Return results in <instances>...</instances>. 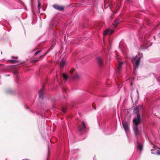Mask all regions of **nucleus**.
<instances>
[{
  "label": "nucleus",
  "mask_w": 160,
  "mask_h": 160,
  "mask_svg": "<svg viewBox=\"0 0 160 160\" xmlns=\"http://www.w3.org/2000/svg\"><path fill=\"white\" fill-rule=\"evenodd\" d=\"M133 122L134 125L133 127L134 134L137 136L139 134L138 126L141 122V119L140 118V114L138 113L137 115V118H134L133 120Z\"/></svg>",
  "instance_id": "1"
},
{
  "label": "nucleus",
  "mask_w": 160,
  "mask_h": 160,
  "mask_svg": "<svg viewBox=\"0 0 160 160\" xmlns=\"http://www.w3.org/2000/svg\"><path fill=\"white\" fill-rule=\"evenodd\" d=\"M136 57H133V59L132 60V62L133 63H134V62H135V66L134 68L135 69H137L138 68L140 62L141 57H139L137 60H136Z\"/></svg>",
  "instance_id": "2"
},
{
  "label": "nucleus",
  "mask_w": 160,
  "mask_h": 160,
  "mask_svg": "<svg viewBox=\"0 0 160 160\" xmlns=\"http://www.w3.org/2000/svg\"><path fill=\"white\" fill-rule=\"evenodd\" d=\"M86 126L84 122H82V123L78 127V129L79 132H84L86 130Z\"/></svg>",
  "instance_id": "3"
},
{
  "label": "nucleus",
  "mask_w": 160,
  "mask_h": 160,
  "mask_svg": "<svg viewBox=\"0 0 160 160\" xmlns=\"http://www.w3.org/2000/svg\"><path fill=\"white\" fill-rule=\"evenodd\" d=\"M122 125L124 130L126 132H128L129 130V123L127 122H122Z\"/></svg>",
  "instance_id": "4"
},
{
  "label": "nucleus",
  "mask_w": 160,
  "mask_h": 160,
  "mask_svg": "<svg viewBox=\"0 0 160 160\" xmlns=\"http://www.w3.org/2000/svg\"><path fill=\"white\" fill-rule=\"evenodd\" d=\"M98 66L102 67L103 66V62L102 58L101 57H98L96 58Z\"/></svg>",
  "instance_id": "5"
},
{
  "label": "nucleus",
  "mask_w": 160,
  "mask_h": 160,
  "mask_svg": "<svg viewBox=\"0 0 160 160\" xmlns=\"http://www.w3.org/2000/svg\"><path fill=\"white\" fill-rule=\"evenodd\" d=\"M53 7L55 9L61 11H63L65 8L64 7L56 4H54L53 5Z\"/></svg>",
  "instance_id": "6"
},
{
  "label": "nucleus",
  "mask_w": 160,
  "mask_h": 160,
  "mask_svg": "<svg viewBox=\"0 0 160 160\" xmlns=\"http://www.w3.org/2000/svg\"><path fill=\"white\" fill-rule=\"evenodd\" d=\"M113 31L109 29H106L103 32L104 35H110L113 33Z\"/></svg>",
  "instance_id": "7"
},
{
  "label": "nucleus",
  "mask_w": 160,
  "mask_h": 160,
  "mask_svg": "<svg viewBox=\"0 0 160 160\" xmlns=\"http://www.w3.org/2000/svg\"><path fill=\"white\" fill-rule=\"evenodd\" d=\"M43 88L41 89L38 92L39 98L40 99L42 100L43 98Z\"/></svg>",
  "instance_id": "8"
},
{
  "label": "nucleus",
  "mask_w": 160,
  "mask_h": 160,
  "mask_svg": "<svg viewBox=\"0 0 160 160\" xmlns=\"http://www.w3.org/2000/svg\"><path fill=\"white\" fill-rule=\"evenodd\" d=\"M47 53L48 52H45V53H44V54L43 55L41 56L39 58L33 60L32 62L34 63L37 62L38 61L40 60L42 58H43L47 54Z\"/></svg>",
  "instance_id": "9"
},
{
  "label": "nucleus",
  "mask_w": 160,
  "mask_h": 160,
  "mask_svg": "<svg viewBox=\"0 0 160 160\" xmlns=\"http://www.w3.org/2000/svg\"><path fill=\"white\" fill-rule=\"evenodd\" d=\"M119 23V19L117 18V19H116L114 20L113 23V24L114 25L115 27H116Z\"/></svg>",
  "instance_id": "10"
},
{
  "label": "nucleus",
  "mask_w": 160,
  "mask_h": 160,
  "mask_svg": "<svg viewBox=\"0 0 160 160\" xmlns=\"http://www.w3.org/2000/svg\"><path fill=\"white\" fill-rule=\"evenodd\" d=\"M123 64L122 62H119L118 63V66L117 69V71L118 72H119L121 68L122 65Z\"/></svg>",
  "instance_id": "11"
},
{
  "label": "nucleus",
  "mask_w": 160,
  "mask_h": 160,
  "mask_svg": "<svg viewBox=\"0 0 160 160\" xmlns=\"http://www.w3.org/2000/svg\"><path fill=\"white\" fill-rule=\"evenodd\" d=\"M138 148L140 151H141L142 150V145L141 144L138 143L137 146Z\"/></svg>",
  "instance_id": "12"
},
{
  "label": "nucleus",
  "mask_w": 160,
  "mask_h": 160,
  "mask_svg": "<svg viewBox=\"0 0 160 160\" xmlns=\"http://www.w3.org/2000/svg\"><path fill=\"white\" fill-rule=\"evenodd\" d=\"M38 11L39 12H40V9L41 7V4L40 2V0H38Z\"/></svg>",
  "instance_id": "13"
},
{
  "label": "nucleus",
  "mask_w": 160,
  "mask_h": 160,
  "mask_svg": "<svg viewBox=\"0 0 160 160\" xmlns=\"http://www.w3.org/2000/svg\"><path fill=\"white\" fill-rule=\"evenodd\" d=\"M65 63V61L64 60H62L61 62L60 63V67L61 68H63Z\"/></svg>",
  "instance_id": "14"
},
{
  "label": "nucleus",
  "mask_w": 160,
  "mask_h": 160,
  "mask_svg": "<svg viewBox=\"0 0 160 160\" xmlns=\"http://www.w3.org/2000/svg\"><path fill=\"white\" fill-rule=\"evenodd\" d=\"M9 61L13 64L17 63L18 62V61L15 60H9Z\"/></svg>",
  "instance_id": "15"
},
{
  "label": "nucleus",
  "mask_w": 160,
  "mask_h": 160,
  "mask_svg": "<svg viewBox=\"0 0 160 160\" xmlns=\"http://www.w3.org/2000/svg\"><path fill=\"white\" fill-rule=\"evenodd\" d=\"M133 112L136 114L138 113V114H138V108L137 107H136L134 109Z\"/></svg>",
  "instance_id": "16"
},
{
  "label": "nucleus",
  "mask_w": 160,
  "mask_h": 160,
  "mask_svg": "<svg viewBox=\"0 0 160 160\" xmlns=\"http://www.w3.org/2000/svg\"><path fill=\"white\" fill-rule=\"evenodd\" d=\"M63 76L64 79H67L68 78V76L65 73H63Z\"/></svg>",
  "instance_id": "17"
},
{
  "label": "nucleus",
  "mask_w": 160,
  "mask_h": 160,
  "mask_svg": "<svg viewBox=\"0 0 160 160\" xmlns=\"http://www.w3.org/2000/svg\"><path fill=\"white\" fill-rule=\"evenodd\" d=\"M41 52V51L40 50H39L37 51L34 54V56L37 55L38 53H40Z\"/></svg>",
  "instance_id": "18"
},
{
  "label": "nucleus",
  "mask_w": 160,
  "mask_h": 160,
  "mask_svg": "<svg viewBox=\"0 0 160 160\" xmlns=\"http://www.w3.org/2000/svg\"><path fill=\"white\" fill-rule=\"evenodd\" d=\"M62 111L64 113H65L66 112V110L65 108H62Z\"/></svg>",
  "instance_id": "19"
},
{
  "label": "nucleus",
  "mask_w": 160,
  "mask_h": 160,
  "mask_svg": "<svg viewBox=\"0 0 160 160\" xmlns=\"http://www.w3.org/2000/svg\"><path fill=\"white\" fill-rule=\"evenodd\" d=\"M78 75L76 74L75 75L74 77L73 78H78Z\"/></svg>",
  "instance_id": "20"
},
{
  "label": "nucleus",
  "mask_w": 160,
  "mask_h": 160,
  "mask_svg": "<svg viewBox=\"0 0 160 160\" xmlns=\"http://www.w3.org/2000/svg\"><path fill=\"white\" fill-rule=\"evenodd\" d=\"M74 71V69H72L70 71V73L72 74L73 72V71Z\"/></svg>",
  "instance_id": "21"
},
{
  "label": "nucleus",
  "mask_w": 160,
  "mask_h": 160,
  "mask_svg": "<svg viewBox=\"0 0 160 160\" xmlns=\"http://www.w3.org/2000/svg\"><path fill=\"white\" fill-rule=\"evenodd\" d=\"M157 153L158 155H160V151L158 150L157 151Z\"/></svg>",
  "instance_id": "22"
},
{
  "label": "nucleus",
  "mask_w": 160,
  "mask_h": 160,
  "mask_svg": "<svg viewBox=\"0 0 160 160\" xmlns=\"http://www.w3.org/2000/svg\"><path fill=\"white\" fill-rule=\"evenodd\" d=\"M154 150H155V149H152L151 150V151H152V154H155V153H154V152H153Z\"/></svg>",
  "instance_id": "23"
},
{
  "label": "nucleus",
  "mask_w": 160,
  "mask_h": 160,
  "mask_svg": "<svg viewBox=\"0 0 160 160\" xmlns=\"http://www.w3.org/2000/svg\"><path fill=\"white\" fill-rule=\"evenodd\" d=\"M92 106H93V108H94V109L96 110V106L95 107V106H93V104H92Z\"/></svg>",
  "instance_id": "24"
},
{
  "label": "nucleus",
  "mask_w": 160,
  "mask_h": 160,
  "mask_svg": "<svg viewBox=\"0 0 160 160\" xmlns=\"http://www.w3.org/2000/svg\"><path fill=\"white\" fill-rule=\"evenodd\" d=\"M12 58H15V59H17L18 58V57H12Z\"/></svg>",
  "instance_id": "25"
},
{
  "label": "nucleus",
  "mask_w": 160,
  "mask_h": 160,
  "mask_svg": "<svg viewBox=\"0 0 160 160\" xmlns=\"http://www.w3.org/2000/svg\"><path fill=\"white\" fill-rule=\"evenodd\" d=\"M80 4L79 3L77 4V6H79Z\"/></svg>",
  "instance_id": "26"
},
{
  "label": "nucleus",
  "mask_w": 160,
  "mask_h": 160,
  "mask_svg": "<svg viewBox=\"0 0 160 160\" xmlns=\"http://www.w3.org/2000/svg\"><path fill=\"white\" fill-rule=\"evenodd\" d=\"M127 1L129 2L130 0H127Z\"/></svg>",
  "instance_id": "27"
},
{
  "label": "nucleus",
  "mask_w": 160,
  "mask_h": 160,
  "mask_svg": "<svg viewBox=\"0 0 160 160\" xmlns=\"http://www.w3.org/2000/svg\"><path fill=\"white\" fill-rule=\"evenodd\" d=\"M132 82L131 83V85H132Z\"/></svg>",
  "instance_id": "28"
},
{
  "label": "nucleus",
  "mask_w": 160,
  "mask_h": 160,
  "mask_svg": "<svg viewBox=\"0 0 160 160\" xmlns=\"http://www.w3.org/2000/svg\"><path fill=\"white\" fill-rule=\"evenodd\" d=\"M88 60H87L86 62H88Z\"/></svg>",
  "instance_id": "29"
},
{
  "label": "nucleus",
  "mask_w": 160,
  "mask_h": 160,
  "mask_svg": "<svg viewBox=\"0 0 160 160\" xmlns=\"http://www.w3.org/2000/svg\"><path fill=\"white\" fill-rule=\"evenodd\" d=\"M159 148V149H160V148Z\"/></svg>",
  "instance_id": "30"
}]
</instances>
